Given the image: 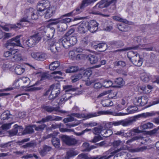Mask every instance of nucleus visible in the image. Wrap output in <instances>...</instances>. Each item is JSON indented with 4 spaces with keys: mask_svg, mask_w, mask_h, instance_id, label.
I'll return each instance as SVG.
<instances>
[{
    "mask_svg": "<svg viewBox=\"0 0 159 159\" xmlns=\"http://www.w3.org/2000/svg\"><path fill=\"white\" fill-rule=\"evenodd\" d=\"M26 16L29 20L37 19L39 15L40 16H44L46 19L50 18L53 16L55 11L53 8L50 7V3L48 1H43L39 3L37 6V11L34 10L32 8H30L26 10Z\"/></svg>",
    "mask_w": 159,
    "mask_h": 159,
    "instance_id": "obj_1",
    "label": "nucleus"
},
{
    "mask_svg": "<svg viewBox=\"0 0 159 159\" xmlns=\"http://www.w3.org/2000/svg\"><path fill=\"white\" fill-rule=\"evenodd\" d=\"M27 22H28V18L24 17L20 19L19 22L16 24H6L1 27L3 30L6 31H9V28L19 29L23 26H25V25H24V23Z\"/></svg>",
    "mask_w": 159,
    "mask_h": 159,
    "instance_id": "obj_2",
    "label": "nucleus"
},
{
    "mask_svg": "<svg viewBox=\"0 0 159 159\" xmlns=\"http://www.w3.org/2000/svg\"><path fill=\"white\" fill-rule=\"evenodd\" d=\"M127 55L130 61L136 66L139 67L142 65L143 61L139 54L130 51L128 52Z\"/></svg>",
    "mask_w": 159,
    "mask_h": 159,
    "instance_id": "obj_3",
    "label": "nucleus"
},
{
    "mask_svg": "<svg viewBox=\"0 0 159 159\" xmlns=\"http://www.w3.org/2000/svg\"><path fill=\"white\" fill-rule=\"evenodd\" d=\"M50 93V94L49 96V99H53L55 98L60 93L59 85V84L52 85L49 89L46 92L45 95H48Z\"/></svg>",
    "mask_w": 159,
    "mask_h": 159,
    "instance_id": "obj_4",
    "label": "nucleus"
},
{
    "mask_svg": "<svg viewBox=\"0 0 159 159\" xmlns=\"http://www.w3.org/2000/svg\"><path fill=\"white\" fill-rule=\"evenodd\" d=\"M41 34L40 33H38L30 36L25 42L27 46L30 47L34 46L36 43H38L41 40Z\"/></svg>",
    "mask_w": 159,
    "mask_h": 159,
    "instance_id": "obj_5",
    "label": "nucleus"
},
{
    "mask_svg": "<svg viewBox=\"0 0 159 159\" xmlns=\"http://www.w3.org/2000/svg\"><path fill=\"white\" fill-rule=\"evenodd\" d=\"M20 36H17L8 40L5 44V47L8 49H11L12 48L16 46L21 47L20 38Z\"/></svg>",
    "mask_w": 159,
    "mask_h": 159,
    "instance_id": "obj_6",
    "label": "nucleus"
},
{
    "mask_svg": "<svg viewBox=\"0 0 159 159\" xmlns=\"http://www.w3.org/2000/svg\"><path fill=\"white\" fill-rule=\"evenodd\" d=\"M30 80L27 77H23L19 79H18L15 82V85L17 88L21 87H29L31 86L30 85Z\"/></svg>",
    "mask_w": 159,
    "mask_h": 159,
    "instance_id": "obj_7",
    "label": "nucleus"
},
{
    "mask_svg": "<svg viewBox=\"0 0 159 159\" xmlns=\"http://www.w3.org/2000/svg\"><path fill=\"white\" fill-rule=\"evenodd\" d=\"M147 45H144L141 46L140 45H136L135 46H132L129 47L128 48H125L123 49H120V54L122 52H124V53H126L125 51H128L129 50L132 49H137L139 48H140L141 47H145V48H144V49H145L147 51H151L153 50V47L152 46H151L149 47H147Z\"/></svg>",
    "mask_w": 159,
    "mask_h": 159,
    "instance_id": "obj_8",
    "label": "nucleus"
},
{
    "mask_svg": "<svg viewBox=\"0 0 159 159\" xmlns=\"http://www.w3.org/2000/svg\"><path fill=\"white\" fill-rule=\"evenodd\" d=\"M31 56L33 58L40 61H43L46 58V54L42 52H33L31 53Z\"/></svg>",
    "mask_w": 159,
    "mask_h": 159,
    "instance_id": "obj_9",
    "label": "nucleus"
},
{
    "mask_svg": "<svg viewBox=\"0 0 159 159\" xmlns=\"http://www.w3.org/2000/svg\"><path fill=\"white\" fill-rule=\"evenodd\" d=\"M60 137L63 142L69 145H74L77 142L74 138L66 135H62L60 136Z\"/></svg>",
    "mask_w": 159,
    "mask_h": 159,
    "instance_id": "obj_10",
    "label": "nucleus"
},
{
    "mask_svg": "<svg viewBox=\"0 0 159 159\" xmlns=\"http://www.w3.org/2000/svg\"><path fill=\"white\" fill-rule=\"evenodd\" d=\"M117 1V0H111V1H108L107 0H102L96 4L95 7L103 8L108 7L111 4H115Z\"/></svg>",
    "mask_w": 159,
    "mask_h": 159,
    "instance_id": "obj_11",
    "label": "nucleus"
},
{
    "mask_svg": "<svg viewBox=\"0 0 159 159\" xmlns=\"http://www.w3.org/2000/svg\"><path fill=\"white\" fill-rule=\"evenodd\" d=\"M88 30L91 32L94 33L98 29V24L94 20L90 21L88 23H87Z\"/></svg>",
    "mask_w": 159,
    "mask_h": 159,
    "instance_id": "obj_12",
    "label": "nucleus"
},
{
    "mask_svg": "<svg viewBox=\"0 0 159 159\" xmlns=\"http://www.w3.org/2000/svg\"><path fill=\"white\" fill-rule=\"evenodd\" d=\"M42 108L45 111L48 112H51L53 111L58 112L61 113H65V111L61 110L59 107H53L49 106L43 105Z\"/></svg>",
    "mask_w": 159,
    "mask_h": 159,
    "instance_id": "obj_13",
    "label": "nucleus"
},
{
    "mask_svg": "<svg viewBox=\"0 0 159 159\" xmlns=\"http://www.w3.org/2000/svg\"><path fill=\"white\" fill-rule=\"evenodd\" d=\"M111 111H100L98 113H91L87 114L85 117L87 119L90 118L92 117H96L100 115L105 114V115H111Z\"/></svg>",
    "mask_w": 159,
    "mask_h": 159,
    "instance_id": "obj_14",
    "label": "nucleus"
},
{
    "mask_svg": "<svg viewBox=\"0 0 159 159\" xmlns=\"http://www.w3.org/2000/svg\"><path fill=\"white\" fill-rule=\"evenodd\" d=\"M137 118V116H134L133 118L120 120V125L123 126H127L131 125L136 121V119Z\"/></svg>",
    "mask_w": 159,
    "mask_h": 159,
    "instance_id": "obj_15",
    "label": "nucleus"
},
{
    "mask_svg": "<svg viewBox=\"0 0 159 159\" xmlns=\"http://www.w3.org/2000/svg\"><path fill=\"white\" fill-rule=\"evenodd\" d=\"M15 53L13 54L11 58V61L13 62L18 61L22 59L21 54L19 52L17 49H14Z\"/></svg>",
    "mask_w": 159,
    "mask_h": 159,
    "instance_id": "obj_16",
    "label": "nucleus"
},
{
    "mask_svg": "<svg viewBox=\"0 0 159 159\" xmlns=\"http://www.w3.org/2000/svg\"><path fill=\"white\" fill-rule=\"evenodd\" d=\"M127 69L126 67L125 62L124 61H120V74L122 76H125L127 75Z\"/></svg>",
    "mask_w": 159,
    "mask_h": 159,
    "instance_id": "obj_17",
    "label": "nucleus"
},
{
    "mask_svg": "<svg viewBox=\"0 0 159 159\" xmlns=\"http://www.w3.org/2000/svg\"><path fill=\"white\" fill-rule=\"evenodd\" d=\"M62 118L58 116H53L51 115L48 116L42 119V121L45 122L49 121H59L61 120Z\"/></svg>",
    "mask_w": 159,
    "mask_h": 159,
    "instance_id": "obj_18",
    "label": "nucleus"
},
{
    "mask_svg": "<svg viewBox=\"0 0 159 159\" xmlns=\"http://www.w3.org/2000/svg\"><path fill=\"white\" fill-rule=\"evenodd\" d=\"M93 48L97 50L100 52H104L107 49V45L105 43H101L94 45Z\"/></svg>",
    "mask_w": 159,
    "mask_h": 159,
    "instance_id": "obj_19",
    "label": "nucleus"
},
{
    "mask_svg": "<svg viewBox=\"0 0 159 159\" xmlns=\"http://www.w3.org/2000/svg\"><path fill=\"white\" fill-rule=\"evenodd\" d=\"M69 39V37L64 36L61 40L63 46L66 49L71 46Z\"/></svg>",
    "mask_w": 159,
    "mask_h": 159,
    "instance_id": "obj_20",
    "label": "nucleus"
},
{
    "mask_svg": "<svg viewBox=\"0 0 159 159\" xmlns=\"http://www.w3.org/2000/svg\"><path fill=\"white\" fill-rule=\"evenodd\" d=\"M78 30L79 33L84 34L88 30L87 23H82L80 24L78 27Z\"/></svg>",
    "mask_w": 159,
    "mask_h": 159,
    "instance_id": "obj_21",
    "label": "nucleus"
},
{
    "mask_svg": "<svg viewBox=\"0 0 159 159\" xmlns=\"http://www.w3.org/2000/svg\"><path fill=\"white\" fill-rule=\"evenodd\" d=\"M113 147L114 149V151L112 152H111L110 150H109L106 152L107 154H109L110 152H114L116 151V152L113 153V155H115L116 153H117L119 151V149L118 148L119 146V141H114L113 143Z\"/></svg>",
    "mask_w": 159,
    "mask_h": 159,
    "instance_id": "obj_22",
    "label": "nucleus"
},
{
    "mask_svg": "<svg viewBox=\"0 0 159 159\" xmlns=\"http://www.w3.org/2000/svg\"><path fill=\"white\" fill-rule=\"evenodd\" d=\"M50 41L51 40L49 41V46L48 49L50 50L52 53H55L58 52V49L57 48V47L55 44V42L53 41H52L51 43H50Z\"/></svg>",
    "mask_w": 159,
    "mask_h": 159,
    "instance_id": "obj_23",
    "label": "nucleus"
},
{
    "mask_svg": "<svg viewBox=\"0 0 159 159\" xmlns=\"http://www.w3.org/2000/svg\"><path fill=\"white\" fill-rule=\"evenodd\" d=\"M82 77H83V75L82 73H80L75 74L71 77V82L72 83H75L79 80Z\"/></svg>",
    "mask_w": 159,
    "mask_h": 159,
    "instance_id": "obj_24",
    "label": "nucleus"
},
{
    "mask_svg": "<svg viewBox=\"0 0 159 159\" xmlns=\"http://www.w3.org/2000/svg\"><path fill=\"white\" fill-rule=\"evenodd\" d=\"M25 71V69L20 65L17 66L15 68V73L18 75H20L23 74Z\"/></svg>",
    "mask_w": 159,
    "mask_h": 159,
    "instance_id": "obj_25",
    "label": "nucleus"
},
{
    "mask_svg": "<svg viewBox=\"0 0 159 159\" xmlns=\"http://www.w3.org/2000/svg\"><path fill=\"white\" fill-rule=\"evenodd\" d=\"M89 60L91 64H95L98 61V57L95 55H90L89 56Z\"/></svg>",
    "mask_w": 159,
    "mask_h": 159,
    "instance_id": "obj_26",
    "label": "nucleus"
},
{
    "mask_svg": "<svg viewBox=\"0 0 159 159\" xmlns=\"http://www.w3.org/2000/svg\"><path fill=\"white\" fill-rule=\"evenodd\" d=\"M60 66V63L58 61L52 62L49 66V68L51 70H54Z\"/></svg>",
    "mask_w": 159,
    "mask_h": 159,
    "instance_id": "obj_27",
    "label": "nucleus"
},
{
    "mask_svg": "<svg viewBox=\"0 0 159 159\" xmlns=\"http://www.w3.org/2000/svg\"><path fill=\"white\" fill-rule=\"evenodd\" d=\"M55 32V29L53 27L48 28L47 30V34H46L47 37L51 39L52 38L54 35Z\"/></svg>",
    "mask_w": 159,
    "mask_h": 159,
    "instance_id": "obj_28",
    "label": "nucleus"
},
{
    "mask_svg": "<svg viewBox=\"0 0 159 159\" xmlns=\"http://www.w3.org/2000/svg\"><path fill=\"white\" fill-rule=\"evenodd\" d=\"M33 125H29L26 127L25 130L22 132V134L24 135L28 134H31L34 132Z\"/></svg>",
    "mask_w": 159,
    "mask_h": 159,
    "instance_id": "obj_29",
    "label": "nucleus"
},
{
    "mask_svg": "<svg viewBox=\"0 0 159 159\" xmlns=\"http://www.w3.org/2000/svg\"><path fill=\"white\" fill-rule=\"evenodd\" d=\"M157 112L158 111L155 112L154 111H152L151 112L144 113L139 115L138 116L146 118L148 117L155 116L156 114H157Z\"/></svg>",
    "mask_w": 159,
    "mask_h": 159,
    "instance_id": "obj_30",
    "label": "nucleus"
},
{
    "mask_svg": "<svg viewBox=\"0 0 159 159\" xmlns=\"http://www.w3.org/2000/svg\"><path fill=\"white\" fill-rule=\"evenodd\" d=\"M75 34V35L74 36L72 35L69 37V41L70 43L71 46L75 44L77 42L76 35L75 34Z\"/></svg>",
    "mask_w": 159,
    "mask_h": 159,
    "instance_id": "obj_31",
    "label": "nucleus"
},
{
    "mask_svg": "<svg viewBox=\"0 0 159 159\" xmlns=\"http://www.w3.org/2000/svg\"><path fill=\"white\" fill-rule=\"evenodd\" d=\"M153 125L152 123L148 122L144 124L141 125L140 128L141 129H151L153 128Z\"/></svg>",
    "mask_w": 159,
    "mask_h": 159,
    "instance_id": "obj_32",
    "label": "nucleus"
},
{
    "mask_svg": "<svg viewBox=\"0 0 159 159\" xmlns=\"http://www.w3.org/2000/svg\"><path fill=\"white\" fill-rule=\"evenodd\" d=\"M101 104L104 107L111 106H112L113 104V102L108 99L102 101Z\"/></svg>",
    "mask_w": 159,
    "mask_h": 159,
    "instance_id": "obj_33",
    "label": "nucleus"
},
{
    "mask_svg": "<svg viewBox=\"0 0 159 159\" xmlns=\"http://www.w3.org/2000/svg\"><path fill=\"white\" fill-rule=\"evenodd\" d=\"M138 109V108L137 107H135L134 109H132V108H130L129 109L127 108L126 110L128 112L125 113L120 112V116L125 115L133 113L137 111Z\"/></svg>",
    "mask_w": 159,
    "mask_h": 159,
    "instance_id": "obj_34",
    "label": "nucleus"
},
{
    "mask_svg": "<svg viewBox=\"0 0 159 159\" xmlns=\"http://www.w3.org/2000/svg\"><path fill=\"white\" fill-rule=\"evenodd\" d=\"M52 142L53 145L56 148H58L60 146V141L57 138H53L52 139Z\"/></svg>",
    "mask_w": 159,
    "mask_h": 159,
    "instance_id": "obj_35",
    "label": "nucleus"
},
{
    "mask_svg": "<svg viewBox=\"0 0 159 159\" xmlns=\"http://www.w3.org/2000/svg\"><path fill=\"white\" fill-rule=\"evenodd\" d=\"M102 128L101 126H98L93 129V132L95 134L98 135L100 133H101L102 134Z\"/></svg>",
    "mask_w": 159,
    "mask_h": 159,
    "instance_id": "obj_36",
    "label": "nucleus"
},
{
    "mask_svg": "<svg viewBox=\"0 0 159 159\" xmlns=\"http://www.w3.org/2000/svg\"><path fill=\"white\" fill-rule=\"evenodd\" d=\"M14 129L12 131L11 134V136L16 135L18 132L17 129H22L23 128L22 126H19L15 124L14 125Z\"/></svg>",
    "mask_w": 159,
    "mask_h": 159,
    "instance_id": "obj_37",
    "label": "nucleus"
},
{
    "mask_svg": "<svg viewBox=\"0 0 159 159\" xmlns=\"http://www.w3.org/2000/svg\"><path fill=\"white\" fill-rule=\"evenodd\" d=\"M77 154L73 150H70L67 152L65 157L66 159H69L70 157L76 155Z\"/></svg>",
    "mask_w": 159,
    "mask_h": 159,
    "instance_id": "obj_38",
    "label": "nucleus"
},
{
    "mask_svg": "<svg viewBox=\"0 0 159 159\" xmlns=\"http://www.w3.org/2000/svg\"><path fill=\"white\" fill-rule=\"evenodd\" d=\"M78 70V67L77 66H72L67 69L66 72V73L75 72Z\"/></svg>",
    "mask_w": 159,
    "mask_h": 159,
    "instance_id": "obj_39",
    "label": "nucleus"
},
{
    "mask_svg": "<svg viewBox=\"0 0 159 159\" xmlns=\"http://www.w3.org/2000/svg\"><path fill=\"white\" fill-rule=\"evenodd\" d=\"M58 30L60 32L65 31L67 28V25L66 23H63L60 24L58 26Z\"/></svg>",
    "mask_w": 159,
    "mask_h": 159,
    "instance_id": "obj_40",
    "label": "nucleus"
},
{
    "mask_svg": "<svg viewBox=\"0 0 159 159\" xmlns=\"http://www.w3.org/2000/svg\"><path fill=\"white\" fill-rule=\"evenodd\" d=\"M10 112L9 111H6L3 112L1 115V117L3 120L7 119L10 118Z\"/></svg>",
    "mask_w": 159,
    "mask_h": 159,
    "instance_id": "obj_41",
    "label": "nucleus"
},
{
    "mask_svg": "<svg viewBox=\"0 0 159 159\" xmlns=\"http://www.w3.org/2000/svg\"><path fill=\"white\" fill-rule=\"evenodd\" d=\"M112 131L111 129H103L102 131V135H104L105 136L108 137L112 134Z\"/></svg>",
    "mask_w": 159,
    "mask_h": 159,
    "instance_id": "obj_42",
    "label": "nucleus"
},
{
    "mask_svg": "<svg viewBox=\"0 0 159 159\" xmlns=\"http://www.w3.org/2000/svg\"><path fill=\"white\" fill-rule=\"evenodd\" d=\"M147 148L145 146L141 147L140 148H138L134 149H131L130 151L132 152H142L143 151L146 149Z\"/></svg>",
    "mask_w": 159,
    "mask_h": 159,
    "instance_id": "obj_43",
    "label": "nucleus"
},
{
    "mask_svg": "<svg viewBox=\"0 0 159 159\" xmlns=\"http://www.w3.org/2000/svg\"><path fill=\"white\" fill-rule=\"evenodd\" d=\"M141 106H144L148 101V98L146 96H142L140 97Z\"/></svg>",
    "mask_w": 159,
    "mask_h": 159,
    "instance_id": "obj_44",
    "label": "nucleus"
},
{
    "mask_svg": "<svg viewBox=\"0 0 159 159\" xmlns=\"http://www.w3.org/2000/svg\"><path fill=\"white\" fill-rule=\"evenodd\" d=\"M46 125L45 124H43L38 126H36L35 125H33V127L36 131H42L43 130L44 128L46 127Z\"/></svg>",
    "mask_w": 159,
    "mask_h": 159,
    "instance_id": "obj_45",
    "label": "nucleus"
},
{
    "mask_svg": "<svg viewBox=\"0 0 159 159\" xmlns=\"http://www.w3.org/2000/svg\"><path fill=\"white\" fill-rule=\"evenodd\" d=\"M92 70L90 69H89L86 70L84 71V72L82 73L83 76H86L87 78L89 79V77L92 75Z\"/></svg>",
    "mask_w": 159,
    "mask_h": 159,
    "instance_id": "obj_46",
    "label": "nucleus"
},
{
    "mask_svg": "<svg viewBox=\"0 0 159 159\" xmlns=\"http://www.w3.org/2000/svg\"><path fill=\"white\" fill-rule=\"evenodd\" d=\"M79 158H84V159H97L98 157H88L86 155L82 153L78 156Z\"/></svg>",
    "mask_w": 159,
    "mask_h": 159,
    "instance_id": "obj_47",
    "label": "nucleus"
},
{
    "mask_svg": "<svg viewBox=\"0 0 159 159\" xmlns=\"http://www.w3.org/2000/svg\"><path fill=\"white\" fill-rule=\"evenodd\" d=\"M15 51L14 49L8 51H6L4 53V56L5 57H9V59L11 60V58L12 57L13 54L15 53Z\"/></svg>",
    "mask_w": 159,
    "mask_h": 159,
    "instance_id": "obj_48",
    "label": "nucleus"
},
{
    "mask_svg": "<svg viewBox=\"0 0 159 159\" xmlns=\"http://www.w3.org/2000/svg\"><path fill=\"white\" fill-rule=\"evenodd\" d=\"M97 0H84L82 4L84 7L96 1Z\"/></svg>",
    "mask_w": 159,
    "mask_h": 159,
    "instance_id": "obj_49",
    "label": "nucleus"
},
{
    "mask_svg": "<svg viewBox=\"0 0 159 159\" xmlns=\"http://www.w3.org/2000/svg\"><path fill=\"white\" fill-rule=\"evenodd\" d=\"M149 75L147 74H144L141 77V80L145 82H147L150 80Z\"/></svg>",
    "mask_w": 159,
    "mask_h": 159,
    "instance_id": "obj_50",
    "label": "nucleus"
},
{
    "mask_svg": "<svg viewBox=\"0 0 159 159\" xmlns=\"http://www.w3.org/2000/svg\"><path fill=\"white\" fill-rule=\"evenodd\" d=\"M12 124L10 123L3 124L1 126V128L2 130L6 131L11 128Z\"/></svg>",
    "mask_w": 159,
    "mask_h": 159,
    "instance_id": "obj_51",
    "label": "nucleus"
},
{
    "mask_svg": "<svg viewBox=\"0 0 159 159\" xmlns=\"http://www.w3.org/2000/svg\"><path fill=\"white\" fill-rule=\"evenodd\" d=\"M63 89L66 92H67L70 91H74L75 89L73 88L71 85H66L63 87Z\"/></svg>",
    "mask_w": 159,
    "mask_h": 159,
    "instance_id": "obj_52",
    "label": "nucleus"
},
{
    "mask_svg": "<svg viewBox=\"0 0 159 159\" xmlns=\"http://www.w3.org/2000/svg\"><path fill=\"white\" fill-rule=\"evenodd\" d=\"M119 125V121H112L110 122L107 123L106 125V126H109V127H111L112 125L115 126H118Z\"/></svg>",
    "mask_w": 159,
    "mask_h": 159,
    "instance_id": "obj_53",
    "label": "nucleus"
},
{
    "mask_svg": "<svg viewBox=\"0 0 159 159\" xmlns=\"http://www.w3.org/2000/svg\"><path fill=\"white\" fill-rule=\"evenodd\" d=\"M133 102L135 105L137 106H141L140 97L134 98L133 99Z\"/></svg>",
    "mask_w": 159,
    "mask_h": 159,
    "instance_id": "obj_54",
    "label": "nucleus"
},
{
    "mask_svg": "<svg viewBox=\"0 0 159 159\" xmlns=\"http://www.w3.org/2000/svg\"><path fill=\"white\" fill-rule=\"evenodd\" d=\"M103 86L106 88H108L111 87L112 85V82L109 80H105L103 82Z\"/></svg>",
    "mask_w": 159,
    "mask_h": 159,
    "instance_id": "obj_55",
    "label": "nucleus"
},
{
    "mask_svg": "<svg viewBox=\"0 0 159 159\" xmlns=\"http://www.w3.org/2000/svg\"><path fill=\"white\" fill-rule=\"evenodd\" d=\"M88 38L87 37H85L83 38L81 41V43L84 47H85L89 43Z\"/></svg>",
    "mask_w": 159,
    "mask_h": 159,
    "instance_id": "obj_56",
    "label": "nucleus"
},
{
    "mask_svg": "<svg viewBox=\"0 0 159 159\" xmlns=\"http://www.w3.org/2000/svg\"><path fill=\"white\" fill-rule=\"evenodd\" d=\"M143 138V137L141 136H134L131 139H129L126 142V143H131L133 141L137 140L139 139H142Z\"/></svg>",
    "mask_w": 159,
    "mask_h": 159,
    "instance_id": "obj_57",
    "label": "nucleus"
},
{
    "mask_svg": "<svg viewBox=\"0 0 159 159\" xmlns=\"http://www.w3.org/2000/svg\"><path fill=\"white\" fill-rule=\"evenodd\" d=\"M78 14V13L77 12H76V10H75L71 12L63 15L62 16V17L70 16L73 15H75Z\"/></svg>",
    "mask_w": 159,
    "mask_h": 159,
    "instance_id": "obj_58",
    "label": "nucleus"
},
{
    "mask_svg": "<svg viewBox=\"0 0 159 159\" xmlns=\"http://www.w3.org/2000/svg\"><path fill=\"white\" fill-rule=\"evenodd\" d=\"M121 105H122L123 107H120V110H123L126 107L127 105V103L125 99L123 98L122 99L121 102Z\"/></svg>",
    "mask_w": 159,
    "mask_h": 159,
    "instance_id": "obj_59",
    "label": "nucleus"
},
{
    "mask_svg": "<svg viewBox=\"0 0 159 159\" xmlns=\"http://www.w3.org/2000/svg\"><path fill=\"white\" fill-rule=\"evenodd\" d=\"M117 151V150H116V151L114 152H113L109 153V154H110V155L107 157H106V156H103L101 157H98L97 156V157H98V158L97 159H109L111 157L113 156V153H115V152H116ZM106 153H107L106 152ZM106 154H107V153H106Z\"/></svg>",
    "mask_w": 159,
    "mask_h": 159,
    "instance_id": "obj_60",
    "label": "nucleus"
},
{
    "mask_svg": "<svg viewBox=\"0 0 159 159\" xmlns=\"http://www.w3.org/2000/svg\"><path fill=\"white\" fill-rule=\"evenodd\" d=\"M83 147L84 148L85 151H89L91 149L88 143H84L83 144Z\"/></svg>",
    "mask_w": 159,
    "mask_h": 159,
    "instance_id": "obj_61",
    "label": "nucleus"
},
{
    "mask_svg": "<svg viewBox=\"0 0 159 159\" xmlns=\"http://www.w3.org/2000/svg\"><path fill=\"white\" fill-rule=\"evenodd\" d=\"M40 76L41 77V80H43L47 79L49 76L47 74L45 73H42L40 74Z\"/></svg>",
    "mask_w": 159,
    "mask_h": 159,
    "instance_id": "obj_62",
    "label": "nucleus"
},
{
    "mask_svg": "<svg viewBox=\"0 0 159 159\" xmlns=\"http://www.w3.org/2000/svg\"><path fill=\"white\" fill-rule=\"evenodd\" d=\"M75 31V30L73 28L70 29L64 35L66 37H69L70 36L73 34Z\"/></svg>",
    "mask_w": 159,
    "mask_h": 159,
    "instance_id": "obj_63",
    "label": "nucleus"
},
{
    "mask_svg": "<svg viewBox=\"0 0 159 159\" xmlns=\"http://www.w3.org/2000/svg\"><path fill=\"white\" fill-rule=\"evenodd\" d=\"M48 21L50 22L49 24L51 25H56L59 22L58 19H50Z\"/></svg>",
    "mask_w": 159,
    "mask_h": 159,
    "instance_id": "obj_64",
    "label": "nucleus"
}]
</instances>
